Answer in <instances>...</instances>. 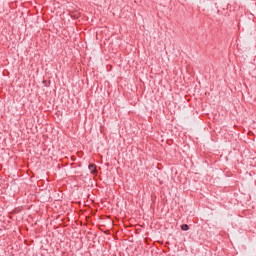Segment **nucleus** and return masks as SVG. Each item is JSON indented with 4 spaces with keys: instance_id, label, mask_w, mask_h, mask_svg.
<instances>
[{
    "instance_id": "2",
    "label": "nucleus",
    "mask_w": 256,
    "mask_h": 256,
    "mask_svg": "<svg viewBox=\"0 0 256 256\" xmlns=\"http://www.w3.org/2000/svg\"><path fill=\"white\" fill-rule=\"evenodd\" d=\"M181 229H182V231H189V225L183 224V225L181 226Z\"/></svg>"
},
{
    "instance_id": "1",
    "label": "nucleus",
    "mask_w": 256,
    "mask_h": 256,
    "mask_svg": "<svg viewBox=\"0 0 256 256\" xmlns=\"http://www.w3.org/2000/svg\"><path fill=\"white\" fill-rule=\"evenodd\" d=\"M88 169L90 171V173H92V175H97V166L94 164H90L88 166Z\"/></svg>"
}]
</instances>
